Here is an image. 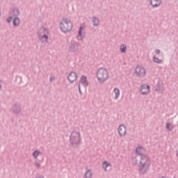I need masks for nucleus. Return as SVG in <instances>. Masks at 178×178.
<instances>
[{"label":"nucleus","mask_w":178,"mask_h":178,"mask_svg":"<svg viewBox=\"0 0 178 178\" xmlns=\"http://www.w3.org/2000/svg\"><path fill=\"white\" fill-rule=\"evenodd\" d=\"M138 166V172L140 175H146V173H148L151 166V159H149L148 156H143L142 159H140Z\"/></svg>","instance_id":"obj_1"},{"label":"nucleus","mask_w":178,"mask_h":178,"mask_svg":"<svg viewBox=\"0 0 178 178\" xmlns=\"http://www.w3.org/2000/svg\"><path fill=\"white\" fill-rule=\"evenodd\" d=\"M70 143L73 148H79V145L81 144V135L80 131L74 130L70 136Z\"/></svg>","instance_id":"obj_2"},{"label":"nucleus","mask_w":178,"mask_h":178,"mask_svg":"<svg viewBox=\"0 0 178 178\" xmlns=\"http://www.w3.org/2000/svg\"><path fill=\"white\" fill-rule=\"evenodd\" d=\"M97 77L99 83H105L109 78L108 70L101 67L97 72Z\"/></svg>","instance_id":"obj_3"},{"label":"nucleus","mask_w":178,"mask_h":178,"mask_svg":"<svg viewBox=\"0 0 178 178\" xmlns=\"http://www.w3.org/2000/svg\"><path fill=\"white\" fill-rule=\"evenodd\" d=\"M60 26V29L63 33H69V31H72L73 29V24L72 21L68 19H63Z\"/></svg>","instance_id":"obj_4"},{"label":"nucleus","mask_w":178,"mask_h":178,"mask_svg":"<svg viewBox=\"0 0 178 178\" xmlns=\"http://www.w3.org/2000/svg\"><path fill=\"white\" fill-rule=\"evenodd\" d=\"M68 51L72 54H76L79 51V45L74 41L71 42L68 45Z\"/></svg>","instance_id":"obj_5"},{"label":"nucleus","mask_w":178,"mask_h":178,"mask_svg":"<svg viewBox=\"0 0 178 178\" xmlns=\"http://www.w3.org/2000/svg\"><path fill=\"white\" fill-rule=\"evenodd\" d=\"M49 34V31L47 28L45 27H42L39 30V33H38V38H49L48 37V35Z\"/></svg>","instance_id":"obj_6"},{"label":"nucleus","mask_w":178,"mask_h":178,"mask_svg":"<svg viewBox=\"0 0 178 178\" xmlns=\"http://www.w3.org/2000/svg\"><path fill=\"white\" fill-rule=\"evenodd\" d=\"M135 73L138 77H144L145 76V69L140 65H138L135 69Z\"/></svg>","instance_id":"obj_7"},{"label":"nucleus","mask_w":178,"mask_h":178,"mask_svg":"<svg viewBox=\"0 0 178 178\" xmlns=\"http://www.w3.org/2000/svg\"><path fill=\"white\" fill-rule=\"evenodd\" d=\"M140 91L142 95H148L149 94V86L147 84L142 85L140 87Z\"/></svg>","instance_id":"obj_8"},{"label":"nucleus","mask_w":178,"mask_h":178,"mask_svg":"<svg viewBox=\"0 0 178 178\" xmlns=\"http://www.w3.org/2000/svg\"><path fill=\"white\" fill-rule=\"evenodd\" d=\"M126 133H127L126 125L123 124H120L118 127V134L120 137H124V136H126Z\"/></svg>","instance_id":"obj_9"},{"label":"nucleus","mask_w":178,"mask_h":178,"mask_svg":"<svg viewBox=\"0 0 178 178\" xmlns=\"http://www.w3.org/2000/svg\"><path fill=\"white\" fill-rule=\"evenodd\" d=\"M79 76H77V73L74 72H71L67 76V80L70 81V83H74L77 80V78Z\"/></svg>","instance_id":"obj_10"},{"label":"nucleus","mask_w":178,"mask_h":178,"mask_svg":"<svg viewBox=\"0 0 178 178\" xmlns=\"http://www.w3.org/2000/svg\"><path fill=\"white\" fill-rule=\"evenodd\" d=\"M136 152L140 156V159H142L143 156H147V155L145 154V149H144L143 146H138L136 149Z\"/></svg>","instance_id":"obj_11"},{"label":"nucleus","mask_w":178,"mask_h":178,"mask_svg":"<svg viewBox=\"0 0 178 178\" xmlns=\"http://www.w3.org/2000/svg\"><path fill=\"white\" fill-rule=\"evenodd\" d=\"M150 5L152 8H159L162 5V0H150Z\"/></svg>","instance_id":"obj_12"},{"label":"nucleus","mask_w":178,"mask_h":178,"mask_svg":"<svg viewBox=\"0 0 178 178\" xmlns=\"http://www.w3.org/2000/svg\"><path fill=\"white\" fill-rule=\"evenodd\" d=\"M79 84H83V87H88V81H87V76L83 75L80 79Z\"/></svg>","instance_id":"obj_13"},{"label":"nucleus","mask_w":178,"mask_h":178,"mask_svg":"<svg viewBox=\"0 0 178 178\" xmlns=\"http://www.w3.org/2000/svg\"><path fill=\"white\" fill-rule=\"evenodd\" d=\"M13 113L15 115H19L22 109L20 108V106L17 104H14L13 108H12Z\"/></svg>","instance_id":"obj_14"},{"label":"nucleus","mask_w":178,"mask_h":178,"mask_svg":"<svg viewBox=\"0 0 178 178\" xmlns=\"http://www.w3.org/2000/svg\"><path fill=\"white\" fill-rule=\"evenodd\" d=\"M10 16L13 17H17L20 15V10L17 8H14L12 11L10 13Z\"/></svg>","instance_id":"obj_15"},{"label":"nucleus","mask_w":178,"mask_h":178,"mask_svg":"<svg viewBox=\"0 0 178 178\" xmlns=\"http://www.w3.org/2000/svg\"><path fill=\"white\" fill-rule=\"evenodd\" d=\"M112 165L109 163H108V161H104L103 163V168L104 169L105 172H108V170H111Z\"/></svg>","instance_id":"obj_16"},{"label":"nucleus","mask_w":178,"mask_h":178,"mask_svg":"<svg viewBox=\"0 0 178 178\" xmlns=\"http://www.w3.org/2000/svg\"><path fill=\"white\" fill-rule=\"evenodd\" d=\"M92 22L94 27H98L99 26V19L97 17H92Z\"/></svg>","instance_id":"obj_17"},{"label":"nucleus","mask_w":178,"mask_h":178,"mask_svg":"<svg viewBox=\"0 0 178 178\" xmlns=\"http://www.w3.org/2000/svg\"><path fill=\"white\" fill-rule=\"evenodd\" d=\"M83 26H80L79 28L77 37L79 41H83Z\"/></svg>","instance_id":"obj_18"},{"label":"nucleus","mask_w":178,"mask_h":178,"mask_svg":"<svg viewBox=\"0 0 178 178\" xmlns=\"http://www.w3.org/2000/svg\"><path fill=\"white\" fill-rule=\"evenodd\" d=\"M13 24L15 27L20 26V19L18 17H15L13 20Z\"/></svg>","instance_id":"obj_19"},{"label":"nucleus","mask_w":178,"mask_h":178,"mask_svg":"<svg viewBox=\"0 0 178 178\" xmlns=\"http://www.w3.org/2000/svg\"><path fill=\"white\" fill-rule=\"evenodd\" d=\"M84 178H92V172H91V170H88L86 172Z\"/></svg>","instance_id":"obj_20"},{"label":"nucleus","mask_w":178,"mask_h":178,"mask_svg":"<svg viewBox=\"0 0 178 178\" xmlns=\"http://www.w3.org/2000/svg\"><path fill=\"white\" fill-rule=\"evenodd\" d=\"M113 91L115 94V99H118V98H119V97L120 95V90H119V88H114Z\"/></svg>","instance_id":"obj_21"},{"label":"nucleus","mask_w":178,"mask_h":178,"mask_svg":"<svg viewBox=\"0 0 178 178\" xmlns=\"http://www.w3.org/2000/svg\"><path fill=\"white\" fill-rule=\"evenodd\" d=\"M41 152L39 150H35L33 153V156L35 158V159H37L38 158V155H41Z\"/></svg>","instance_id":"obj_22"},{"label":"nucleus","mask_w":178,"mask_h":178,"mask_svg":"<svg viewBox=\"0 0 178 178\" xmlns=\"http://www.w3.org/2000/svg\"><path fill=\"white\" fill-rule=\"evenodd\" d=\"M155 91H156V92H158L159 94H162L163 91V86H157Z\"/></svg>","instance_id":"obj_23"},{"label":"nucleus","mask_w":178,"mask_h":178,"mask_svg":"<svg viewBox=\"0 0 178 178\" xmlns=\"http://www.w3.org/2000/svg\"><path fill=\"white\" fill-rule=\"evenodd\" d=\"M120 51H121V52H122V54H126V51H127V46H126V44H122V45L120 46Z\"/></svg>","instance_id":"obj_24"},{"label":"nucleus","mask_w":178,"mask_h":178,"mask_svg":"<svg viewBox=\"0 0 178 178\" xmlns=\"http://www.w3.org/2000/svg\"><path fill=\"white\" fill-rule=\"evenodd\" d=\"M166 129L168 131H172V130H173V126H172V123L167 122L166 123Z\"/></svg>","instance_id":"obj_25"},{"label":"nucleus","mask_w":178,"mask_h":178,"mask_svg":"<svg viewBox=\"0 0 178 178\" xmlns=\"http://www.w3.org/2000/svg\"><path fill=\"white\" fill-rule=\"evenodd\" d=\"M153 60L154 62H155V63H162V60L159 59L158 57H156V56H153Z\"/></svg>","instance_id":"obj_26"},{"label":"nucleus","mask_w":178,"mask_h":178,"mask_svg":"<svg viewBox=\"0 0 178 178\" xmlns=\"http://www.w3.org/2000/svg\"><path fill=\"white\" fill-rule=\"evenodd\" d=\"M40 41L44 44V42H48L49 38H39Z\"/></svg>","instance_id":"obj_27"},{"label":"nucleus","mask_w":178,"mask_h":178,"mask_svg":"<svg viewBox=\"0 0 178 178\" xmlns=\"http://www.w3.org/2000/svg\"><path fill=\"white\" fill-rule=\"evenodd\" d=\"M34 165L38 169H40V168H41V164H40V163L38 162H35Z\"/></svg>","instance_id":"obj_28"},{"label":"nucleus","mask_w":178,"mask_h":178,"mask_svg":"<svg viewBox=\"0 0 178 178\" xmlns=\"http://www.w3.org/2000/svg\"><path fill=\"white\" fill-rule=\"evenodd\" d=\"M78 88L80 95H83V92H81V88L80 87V83L78 84Z\"/></svg>","instance_id":"obj_29"},{"label":"nucleus","mask_w":178,"mask_h":178,"mask_svg":"<svg viewBox=\"0 0 178 178\" xmlns=\"http://www.w3.org/2000/svg\"><path fill=\"white\" fill-rule=\"evenodd\" d=\"M13 19V18L12 17V16H10V17L7 19L8 23H10V22H12Z\"/></svg>","instance_id":"obj_30"},{"label":"nucleus","mask_w":178,"mask_h":178,"mask_svg":"<svg viewBox=\"0 0 178 178\" xmlns=\"http://www.w3.org/2000/svg\"><path fill=\"white\" fill-rule=\"evenodd\" d=\"M54 80H55V76H51L49 79V81L50 83H52V81H54Z\"/></svg>","instance_id":"obj_31"},{"label":"nucleus","mask_w":178,"mask_h":178,"mask_svg":"<svg viewBox=\"0 0 178 178\" xmlns=\"http://www.w3.org/2000/svg\"><path fill=\"white\" fill-rule=\"evenodd\" d=\"M155 52H156V54L157 55H159V54H161V50H159V49H156Z\"/></svg>","instance_id":"obj_32"},{"label":"nucleus","mask_w":178,"mask_h":178,"mask_svg":"<svg viewBox=\"0 0 178 178\" xmlns=\"http://www.w3.org/2000/svg\"><path fill=\"white\" fill-rule=\"evenodd\" d=\"M36 178H44V176H38Z\"/></svg>","instance_id":"obj_33"},{"label":"nucleus","mask_w":178,"mask_h":178,"mask_svg":"<svg viewBox=\"0 0 178 178\" xmlns=\"http://www.w3.org/2000/svg\"><path fill=\"white\" fill-rule=\"evenodd\" d=\"M177 156H178V149H177Z\"/></svg>","instance_id":"obj_34"}]
</instances>
